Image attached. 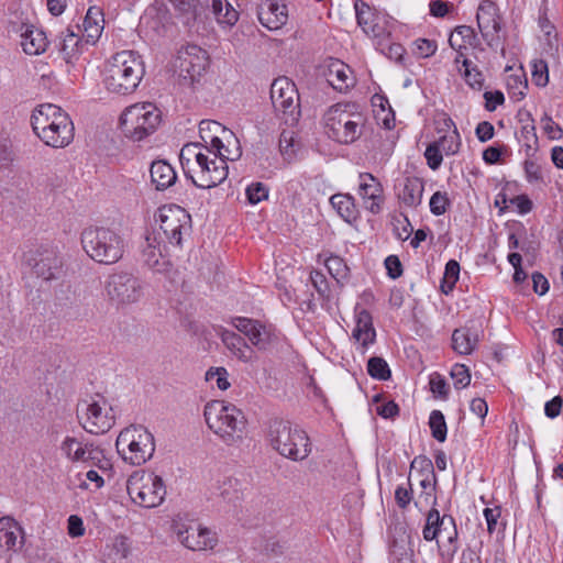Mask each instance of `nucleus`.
<instances>
[{
    "instance_id": "1",
    "label": "nucleus",
    "mask_w": 563,
    "mask_h": 563,
    "mask_svg": "<svg viewBox=\"0 0 563 563\" xmlns=\"http://www.w3.org/2000/svg\"><path fill=\"white\" fill-rule=\"evenodd\" d=\"M144 74L141 55L134 51H121L108 59L102 84L108 92L126 96L136 90Z\"/></svg>"
},
{
    "instance_id": "2",
    "label": "nucleus",
    "mask_w": 563,
    "mask_h": 563,
    "mask_svg": "<svg viewBox=\"0 0 563 563\" xmlns=\"http://www.w3.org/2000/svg\"><path fill=\"white\" fill-rule=\"evenodd\" d=\"M31 125L40 140L54 148H63L74 140V123L69 115L56 104L37 106L32 112Z\"/></svg>"
},
{
    "instance_id": "3",
    "label": "nucleus",
    "mask_w": 563,
    "mask_h": 563,
    "mask_svg": "<svg viewBox=\"0 0 563 563\" xmlns=\"http://www.w3.org/2000/svg\"><path fill=\"white\" fill-rule=\"evenodd\" d=\"M80 244L86 255L101 265L118 263L126 250V241L121 232L109 227L85 228L80 233Z\"/></svg>"
},
{
    "instance_id": "4",
    "label": "nucleus",
    "mask_w": 563,
    "mask_h": 563,
    "mask_svg": "<svg viewBox=\"0 0 563 563\" xmlns=\"http://www.w3.org/2000/svg\"><path fill=\"white\" fill-rule=\"evenodd\" d=\"M208 428L227 445H235L246 435L247 420L241 409L224 400H212L205 406Z\"/></svg>"
},
{
    "instance_id": "5",
    "label": "nucleus",
    "mask_w": 563,
    "mask_h": 563,
    "mask_svg": "<svg viewBox=\"0 0 563 563\" xmlns=\"http://www.w3.org/2000/svg\"><path fill=\"white\" fill-rule=\"evenodd\" d=\"M267 439L273 450L295 462L306 460L311 453V442L307 432L283 419L269 422Z\"/></svg>"
},
{
    "instance_id": "6",
    "label": "nucleus",
    "mask_w": 563,
    "mask_h": 563,
    "mask_svg": "<svg viewBox=\"0 0 563 563\" xmlns=\"http://www.w3.org/2000/svg\"><path fill=\"white\" fill-rule=\"evenodd\" d=\"M162 121V111L151 102L128 107L120 117V128L125 137L142 141L153 134Z\"/></svg>"
},
{
    "instance_id": "7",
    "label": "nucleus",
    "mask_w": 563,
    "mask_h": 563,
    "mask_svg": "<svg viewBox=\"0 0 563 563\" xmlns=\"http://www.w3.org/2000/svg\"><path fill=\"white\" fill-rule=\"evenodd\" d=\"M115 448L125 462L140 466L155 452L154 435L145 427L132 424L119 433Z\"/></svg>"
},
{
    "instance_id": "8",
    "label": "nucleus",
    "mask_w": 563,
    "mask_h": 563,
    "mask_svg": "<svg viewBox=\"0 0 563 563\" xmlns=\"http://www.w3.org/2000/svg\"><path fill=\"white\" fill-rule=\"evenodd\" d=\"M364 117L353 112L350 104L336 103L325 113V128L329 137L341 143L351 144L362 134Z\"/></svg>"
},
{
    "instance_id": "9",
    "label": "nucleus",
    "mask_w": 563,
    "mask_h": 563,
    "mask_svg": "<svg viewBox=\"0 0 563 563\" xmlns=\"http://www.w3.org/2000/svg\"><path fill=\"white\" fill-rule=\"evenodd\" d=\"M126 490L132 503L143 508L158 507L166 496L163 478L144 470L135 471L129 476Z\"/></svg>"
},
{
    "instance_id": "10",
    "label": "nucleus",
    "mask_w": 563,
    "mask_h": 563,
    "mask_svg": "<svg viewBox=\"0 0 563 563\" xmlns=\"http://www.w3.org/2000/svg\"><path fill=\"white\" fill-rule=\"evenodd\" d=\"M77 418L84 430L91 434H103L115 423L112 407L101 396L80 401Z\"/></svg>"
},
{
    "instance_id": "11",
    "label": "nucleus",
    "mask_w": 563,
    "mask_h": 563,
    "mask_svg": "<svg viewBox=\"0 0 563 563\" xmlns=\"http://www.w3.org/2000/svg\"><path fill=\"white\" fill-rule=\"evenodd\" d=\"M24 261L32 273L44 282L62 278L64 275V258L56 246L38 245L24 254Z\"/></svg>"
},
{
    "instance_id": "12",
    "label": "nucleus",
    "mask_w": 563,
    "mask_h": 563,
    "mask_svg": "<svg viewBox=\"0 0 563 563\" xmlns=\"http://www.w3.org/2000/svg\"><path fill=\"white\" fill-rule=\"evenodd\" d=\"M159 230L167 242L175 246H181L183 238L191 231V217L181 207L176 205L163 206L155 214Z\"/></svg>"
},
{
    "instance_id": "13",
    "label": "nucleus",
    "mask_w": 563,
    "mask_h": 563,
    "mask_svg": "<svg viewBox=\"0 0 563 563\" xmlns=\"http://www.w3.org/2000/svg\"><path fill=\"white\" fill-rule=\"evenodd\" d=\"M240 157V153L230 154V158L220 155L213 151L211 155L206 157L201 164L196 167L188 176L192 184L198 188L209 189L222 184L229 174L228 161H234Z\"/></svg>"
},
{
    "instance_id": "14",
    "label": "nucleus",
    "mask_w": 563,
    "mask_h": 563,
    "mask_svg": "<svg viewBox=\"0 0 563 563\" xmlns=\"http://www.w3.org/2000/svg\"><path fill=\"white\" fill-rule=\"evenodd\" d=\"M106 291L117 305H130L142 298L144 283L128 272L113 273L107 279Z\"/></svg>"
},
{
    "instance_id": "15",
    "label": "nucleus",
    "mask_w": 563,
    "mask_h": 563,
    "mask_svg": "<svg viewBox=\"0 0 563 563\" xmlns=\"http://www.w3.org/2000/svg\"><path fill=\"white\" fill-rule=\"evenodd\" d=\"M208 65L207 51L198 45L189 44L178 51L174 66L184 84L192 85L203 75Z\"/></svg>"
},
{
    "instance_id": "16",
    "label": "nucleus",
    "mask_w": 563,
    "mask_h": 563,
    "mask_svg": "<svg viewBox=\"0 0 563 563\" xmlns=\"http://www.w3.org/2000/svg\"><path fill=\"white\" fill-rule=\"evenodd\" d=\"M476 20L487 45L495 49L501 47L504 52L501 18L497 4L490 0H484L477 9Z\"/></svg>"
},
{
    "instance_id": "17",
    "label": "nucleus",
    "mask_w": 563,
    "mask_h": 563,
    "mask_svg": "<svg viewBox=\"0 0 563 563\" xmlns=\"http://www.w3.org/2000/svg\"><path fill=\"white\" fill-rule=\"evenodd\" d=\"M271 99L276 112L296 121L300 114L297 88L287 77L276 78L271 86Z\"/></svg>"
},
{
    "instance_id": "18",
    "label": "nucleus",
    "mask_w": 563,
    "mask_h": 563,
    "mask_svg": "<svg viewBox=\"0 0 563 563\" xmlns=\"http://www.w3.org/2000/svg\"><path fill=\"white\" fill-rule=\"evenodd\" d=\"M59 450L65 459L71 463H81L102 467L100 463L104 460L103 450L95 445L92 442L67 435L60 442Z\"/></svg>"
},
{
    "instance_id": "19",
    "label": "nucleus",
    "mask_w": 563,
    "mask_h": 563,
    "mask_svg": "<svg viewBox=\"0 0 563 563\" xmlns=\"http://www.w3.org/2000/svg\"><path fill=\"white\" fill-rule=\"evenodd\" d=\"M232 324L238 331L246 335L258 350H267L278 339L272 324H265L258 320L236 317L232 320Z\"/></svg>"
},
{
    "instance_id": "20",
    "label": "nucleus",
    "mask_w": 563,
    "mask_h": 563,
    "mask_svg": "<svg viewBox=\"0 0 563 563\" xmlns=\"http://www.w3.org/2000/svg\"><path fill=\"white\" fill-rule=\"evenodd\" d=\"M174 530L178 541L192 551L211 550L218 542L216 533L200 525L176 523Z\"/></svg>"
},
{
    "instance_id": "21",
    "label": "nucleus",
    "mask_w": 563,
    "mask_h": 563,
    "mask_svg": "<svg viewBox=\"0 0 563 563\" xmlns=\"http://www.w3.org/2000/svg\"><path fill=\"white\" fill-rule=\"evenodd\" d=\"M257 16L264 27L276 31L286 24L288 12L286 5L277 0H262L257 8Z\"/></svg>"
},
{
    "instance_id": "22",
    "label": "nucleus",
    "mask_w": 563,
    "mask_h": 563,
    "mask_svg": "<svg viewBox=\"0 0 563 563\" xmlns=\"http://www.w3.org/2000/svg\"><path fill=\"white\" fill-rule=\"evenodd\" d=\"M142 257L146 266L157 273H165L172 266L169 258L163 254L161 241L155 233L146 235Z\"/></svg>"
},
{
    "instance_id": "23",
    "label": "nucleus",
    "mask_w": 563,
    "mask_h": 563,
    "mask_svg": "<svg viewBox=\"0 0 563 563\" xmlns=\"http://www.w3.org/2000/svg\"><path fill=\"white\" fill-rule=\"evenodd\" d=\"M200 139L210 144V148L217 151L220 155L230 158V152L224 147L220 134H232L221 123L212 120H202L199 123Z\"/></svg>"
},
{
    "instance_id": "24",
    "label": "nucleus",
    "mask_w": 563,
    "mask_h": 563,
    "mask_svg": "<svg viewBox=\"0 0 563 563\" xmlns=\"http://www.w3.org/2000/svg\"><path fill=\"white\" fill-rule=\"evenodd\" d=\"M325 78L329 85L340 92L347 91L355 82L351 68L339 59L330 62Z\"/></svg>"
},
{
    "instance_id": "25",
    "label": "nucleus",
    "mask_w": 563,
    "mask_h": 563,
    "mask_svg": "<svg viewBox=\"0 0 563 563\" xmlns=\"http://www.w3.org/2000/svg\"><path fill=\"white\" fill-rule=\"evenodd\" d=\"M212 152V148L198 142L185 144L179 154V161L185 175L188 177Z\"/></svg>"
},
{
    "instance_id": "26",
    "label": "nucleus",
    "mask_w": 563,
    "mask_h": 563,
    "mask_svg": "<svg viewBox=\"0 0 563 563\" xmlns=\"http://www.w3.org/2000/svg\"><path fill=\"white\" fill-rule=\"evenodd\" d=\"M358 192L364 200L365 208L372 213H378L380 210L382 186L371 174L360 175Z\"/></svg>"
},
{
    "instance_id": "27",
    "label": "nucleus",
    "mask_w": 563,
    "mask_h": 563,
    "mask_svg": "<svg viewBox=\"0 0 563 563\" xmlns=\"http://www.w3.org/2000/svg\"><path fill=\"white\" fill-rule=\"evenodd\" d=\"M48 40L45 32L34 25H23L21 29V46L29 55H40L47 48Z\"/></svg>"
},
{
    "instance_id": "28",
    "label": "nucleus",
    "mask_w": 563,
    "mask_h": 563,
    "mask_svg": "<svg viewBox=\"0 0 563 563\" xmlns=\"http://www.w3.org/2000/svg\"><path fill=\"white\" fill-rule=\"evenodd\" d=\"M23 544L22 528L10 518L0 519V549L16 551Z\"/></svg>"
},
{
    "instance_id": "29",
    "label": "nucleus",
    "mask_w": 563,
    "mask_h": 563,
    "mask_svg": "<svg viewBox=\"0 0 563 563\" xmlns=\"http://www.w3.org/2000/svg\"><path fill=\"white\" fill-rule=\"evenodd\" d=\"M424 184L421 178L406 177L398 186L397 196L406 207L415 208L422 201Z\"/></svg>"
},
{
    "instance_id": "30",
    "label": "nucleus",
    "mask_w": 563,
    "mask_h": 563,
    "mask_svg": "<svg viewBox=\"0 0 563 563\" xmlns=\"http://www.w3.org/2000/svg\"><path fill=\"white\" fill-rule=\"evenodd\" d=\"M151 183L156 190H166L177 180V174L174 167L166 161H154L150 168Z\"/></svg>"
},
{
    "instance_id": "31",
    "label": "nucleus",
    "mask_w": 563,
    "mask_h": 563,
    "mask_svg": "<svg viewBox=\"0 0 563 563\" xmlns=\"http://www.w3.org/2000/svg\"><path fill=\"white\" fill-rule=\"evenodd\" d=\"M432 497V505H437V496L432 495V493H426V500ZM452 516L443 515L440 516L438 509L432 507L427 514L426 525L422 530L423 539L426 541H432L439 538V528L441 529L443 525L451 523Z\"/></svg>"
},
{
    "instance_id": "32",
    "label": "nucleus",
    "mask_w": 563,
    "mask_h": 563,
    "mask_svg": "<svg viewBox=\"0 0 563 563\" xmlns=\"http://www.w3.org/2000/svg\"><path fill=\"white\" fill-rule=\"evenodd\" d=\"M478 343V330L474 327H462L452 333V347L461 355L471 354Z\"/></svg>"
},
{
    "instance_id": "33",
    "label": "nucleus",
    "mask_w": 563,
    "mask_h": 563,
    "mask_svg": "<svg viewBox=\"0 0 563 563\" xmlns=\"http://www.w3.org/2000/svg\"><path fill=\"white\" fill-rule=\"evenodd\" d=\"M104 26V18L100 8L90 7L85 15L82 22V34L86 38V43L95 44Z\"/></svg>"
},
{
    "instance_id": "34",
    "label": "nucleus",
    "mask_w": 563,
    "mask_h": 563,
    "mask_svg": "<svg viewBox=\"0 0 563 563\" xmlns=\"http://www.w3.org/2000/svg\"><path fill=\"white\" fill-rule=\"evenodd\" d=\"M352 335L364 347L374 342L376 332L373 327L372 316L367 310L361 309L356 311V325Z\"/></svg>"
},
{
    "instance_id": "35",
    "label": "nucleus",
    "mask_w": 563,
    "mask_h": 563,
    "mask_svg": "<svg viewBox=\"0 0 563 563\" xmlns=\"http://www.w3.org/2000/svg\"><path fill=\"white\" fill-rule=\"evenodd\" d=\"M84 48V43L78 33H75L70 29L66 30V33L62 37L59 53L63 59L74 65L78 62Z\"/></svg>"
},
{
    "instance_id": "36",
    "label": "nucleus",
    "mask_w": 563,
    "mask_h": 563,
    "mask_svg": "<svg viewBox=\"0 0 563 563\" xmlns=\"http://www.w3.org/2000/svg\"><path fill=\"white\" fill-rule=\"evenodd\" d=\"M219 495L223 501L236 506L244 498L242 483L236 478H227L219 486Z\"/></svg>"
},
{
    "instance_id": "37",
    "label": "nucleus",
    "mask_w": 563,
    "mask_h": 563,
    "mask_svg": "<svg viewBox=\"0 0 563 563\" xmlns=\"http://www.w3.org/2000/svg\"><path fill=\"white\" fill-rule=\"evenodd\" d=\"M332 207L338 211L340 217L351 223L356 220V209L354 200L349 195L335 194L330 198Z\"/></svg>"
},
{
    "instance_id": "38",
    "label": "nucleus",
    "mask_w": 563,
    "mask_h": 563,
    "mask_svg": "<svg viewBox=\"0 0 563 563\" xmlns=\"http://www.w3.org/2000/svg\"><path fill=\"white\" fill-rule=\"evenodd\" d=\"M475 31L467 25H460L451 33L449 43L450 46L462 55V49H466L467 44H472L475 38Z\"/></svg>"
},
{
    "instance_id": "39",
    "label": "nucleus",
    "mask_w": 563,
    "mask_h": 563,
    "mask_svg": "<svg viewBox=\"0 0 563 563\" xmlns=\"http://www.w3.org/2000/svg\"><path fill=\"white\" fill-rule=\"evenodd\" d=\"M212 12L221 24L233 25L238 19V11L227 0H212Z\"/></svg>"
},
{
    "instance_id": "40",
    "label": "nucleus",
    "mask_w": 563,
    "mask_h": 563,
    "mask_svg": "<svg viewBox=\"0 0 563 563\" xmlns=\"http://www.w3.org/2000/svg\"><path fill=\"white\" fill-rule=\"evenodd\" d=\"M393 22L391 19L383 14L376 18V22L367 29L364 33L373 38L378 40V45H382L391 34Z\"/></svg>"
},
{
    "instance_id": "41",
    "label": "nucleus",
    "mask_w": 563,
    "mask_h": 563,
    "mask_svg": "<svg viewBox=\"0 0 563 563\" xmlns=\"http://www.w3.org/2000/svg\"><path fill=\"white\" fill-rule=\"evenodd\" d=\"M354 9L357 24L362 27L363 32H365L376 22L377 16L383 15V13L376 12L363 0H356L354 2Z\"/></svg>"
},
{
    "instance_id": "42",
    "label": "nucleus",
    "mask_w": 563,
    "mask_h": 563,
    "mask_svg": "<svg viewBox=\"0 0 563 563\" xmlns=\"http://www.w3.org/2000/svg\"><path fill=\"white\" fill-rule=\"evenodd\" d=\"M325 266L329 274L336 280L340 286H343L350 277V268L344 260L336 255H331L325 260Z\"/></svg>"
},
{
    "instance_id": "43",
    "label": "nucleus",
    "mask_w": 563,
    "mask_h": 563,
    "mask_svg": "<svg viewBox=\"0 0 563 563\" xmlns=\"http://www.w3.org/2000/svg\"><path fill=\"white\" fill-rule=\"evenodd\" d=\"M462 67L464 68L463 77L466 84L473 89L481 90L484 85V75L482 71L467 58L462 60Z\"/></svg>"
},
{
    "instance_id": "44",
    "label": "nucleus",
    "mask_w": 563,
    "mask_h": 563,
    "mask_svg": "<svg viewBox=\"0 0 563 563\" xmlns=\"http://www.w3.org/2000/svg\"><path fill=\"white\" fill-rule=\"evenodd\" d=\"M429 427L432 437L439 441L444 442L446 439V422L443 413L440 410H433L429 417Z\"/></svg>"
},
{
    "instance_id": "45",
    "label": "nucleus",
    "mask_w": 563,
    "mask_h": 563,
    "mask_svg": "<svg viewBox=\"0 0 563 563\" xmlns=\"http://www.w3.org/2000/svg\"><path fill=\"white\" fill-rule=\"evenodd\" d=\"M460 275V264L455 260H450L444 269L443 279L441 283V290L448 295L453 290Z\"/></svg>"
},
{
    "instance_id": "46",
    "label": "nucleus",
    "mask_w": 563,
    "mask_h": 563,
    "mask_svg": "<svg viewBox=\"0 0 563 563\" xmlns=\"http://www.w3.org/2000/svg\"><path fill=\"white\" fill-rule=\"evenodd\" d=\"M367 373L376 379L387 380L390 378V369L387 362L378 356L371 357L367 362Z\"/></svg>"
},
{
    "instance_id": "47",
    "label": "nucleus",
    "mask_w": 563,
    "mask_h": 563,
    "mask_svg": "<svg viewBox=\"0 0 563 563\" xmlns=\"http://www.w3.org/2000/svg\"><path fill=\"white\" fill-rule=\"evenodd\" d=\"M518 140L522 142L526 147L527 156L532 155L538 148V136L536 132V125L521 126Z\"/></svg>"
},
{
    "instance_id": "48",
    "label": "nucleus",
    "mask_w": 563,
    "mask_h": 563,
    "mask_svg": "<svg viewBox=\"0 0 563 563\" xmlns=\"http://www.w3.org/2000/svg\"><path fill=\"white\" fill-rule=\"evenodd\" d=\"M435 143L439 144L440 150L446 155L456 154L461 145V139L457 129L454 128L450 134L441 136Z\"/></svg>"
},
{
    "instance_id": "49",
    "label": "nucleus",
    "mask_w": 563,
    "mask_h": 563,
    "mask_svg": "<svg viewBox=\"0 0 563 563\" xmlns=\"http://www.w3.org/2000/svg\"><path fill=\"white\" fill-rule=\"evenodd\" d=\"M532 66V81L538 87H545L549 82V69L548 64L543 59H534L531 63Z\"/></svg>"
},
{
    "instance_id": "50",
    "label": "nucleus",
    "mask_w": 563,
    "mask_h": 563,
    "mask_svg": "<svg viewBox=\"0 0 563 563\" xmlns=\"http://www.w3.org/2000/svg\"><path fill=\"white\" fill-rule=\"evenodd\" d=\"M451 377L456 389L465 388L471 383V373L464 364H455L451 369Z\"/></svg>"
},
{
    "instance_id": "51",
    "label": "nucleus",
    "mask_w": 563,
    "mask_h": 563,
    "mask_svg": "<svg viewBox=\"0 0 563 563\" xmlns=\"http://www.w3.org/2000/svg\"><path fill=\"white\" fill-rule=\"evenodd\" d=\"M228 377L229 373L224 367H211L206 373V380L212 382L216 379L217 387L220 390H227L231 386Z\"/></svg>"
},
{
    "instance_id": "52",
    "label": "nucleus",
    "mask_w": 563,
    "mask_h": 563,
    "mask_svg": "<svg viewBox=\"0 0 563 563\" xmlns=\"http://www.w3.org/2000/svg\"><path fill=\"white\" fill-rule=\"evenodd\" d=\"M111 551L114 554V561L128 558L130 553L129 538L123 534L115 536L111 542Z\"/></svg>"
},
{
    "instance_id": "53",
    "label": "nucleus",
    "mask_w": 563,
    "mask_h": 563,
    "mask_svg": "<svg viewBox=\"0 0 563 563\" xmlns=\"http://www.w3.org/2000/svg\"><path fill=\"white\" fill-rule=\"evenodd\" d=\"M450 200L445 192L437 191L432 195L429 206L434 216H442L446 212Z\"/></svg>"
},
{
    "instance_id": "54",
    "label": "nucleus",
    "mask_w": 563,
    "mask_h": 563,
    "mask_svg": "<svg viewBox=\"0 0 563 563\" xmlns=\"http://www.w3.org/2000/svg\"><path fill=\"white\" fill-rule=\"evenodd\" d=\"M424 157L428 166L432 170L439 169L443 161L442 151L440 150L439 144L435 142L430 143L426 148Z\"/></svg>"
},
{
    "instance_id": "55",
    "label": "nucleus",
    "mask_w": 563,
    "mask_h": 563,
    "mask_svg": "<svg viewBox=\"0 0 563 563\" xmlns=\"http://www.w3.org/2000/svg\"><path fill=\"white\" fill-rule=\"evenodd\" d=\"M246 197L250 203H258L267 199L268 189L262 183H253L246 188Z\"/></svg>"
},
{
    "instance_id": "56",
    "label": "nucleus",
    "mask_w": 563,
    "mask_h": 563,
    "mask_svg": "<svg viewBox=\"0 0 563 563\" xmlns=\"http://www.w3.org/2000/svg\"><path fill=\"white\" fill-rule=\"evenodd\" d=\"M415 45V54L421 58H427L432 56L437 51L435 41L428 38H418L413 43Z\"/></svg>"
},
{
    "instance_id": "57",
    "label": "nucleus",
    "mask_w": 563,
    "mask_h": 563,
    "mask_svg": "<svg viewBox=\"0 0 563 563\" xmlns=\"http://www.w3.org/2000/svg\"><path fill=\"white\" fill-rule=\"evenodd\" d=\"M310 279L318 294L328 299L330 297V288L325 276L321 272L313 271L310 273Z\"/></svg>"
},
{
    "instance_id": "58",
    "label": "nucleus",
    "mask_w": 563,
    "mask_h": 563,
    "mask_svg": "<svg viewBox=\"0 0 563 563\" xmlns=\"http://www.w3.org/2000/svg\"><path fill=\"white\" fill-rule=\"evenodd\" d=\"M14 159L12 143L9 139H0V168H7Z\"/></svg>"
},
{
    "instance_id": "59",
    "label": "nucleus",
    "mask_w": 563,
    "mask_h": 563,
    "mask_svg": "<svg viewBox=\"0 0 563 563\" xmlns=\"http://www.w3.org/2000/svg\"><path fill=\"white\" fill-rule=\"evenodd\" d=\"M279 148L287 158H291L295 155L294 132L283 131L279 137Z\"/></svg>"
},
{
    "instance_id": "60",
    "label": "nucleus",
    "mask_w": 563,
    "mask_h": 563,
    "mask_svg": "<svg viewBox=\"0 0 563 563\" xmlns=\"http://www.w3.org/2000/svg\"><path fill=\"white\" fill-rule=\"evenodd\" d=\"M542 129L544 133L551 139V140H559L562 137L563 130L559 124H556L550 115L547 113L541 119Z\"/></svg>"
},
{
    "instance_id": "61",
    "label": "nucleus",
    "mask_w": 563,
    "mask_h": 563,
    "mask_svg": "<svg viewBox=\"0 0 563 563\" xmlns=\"http://www.w3.org/2000/svg\"><path fill=\"white\" fill-rule=\"evenodd\" d=\"M430 389L434 395L443 399H445L449 395V385L445 382V379L439 374H434L431 376Z\"/></svg>"
},
{
    "instance_id": "62",
    "label": "nucleus",
    "mask_w": 563,
    "mask_h": 563,
    "mask_svg": "<svg viewBox=\"0 0 563 563\" xmlns=\"http://www.w3.org/2000/svg\"><path fill=\"white\" fill-rule=\"evenodd\" d=\"M221 339H222V342L224 343V345L231 352H233V351H235V349L242 346V344L245 342L242 336H240L235 332L228 331V330H225L221 333Z\"/></svg>"
},
{
    "instance_id": "63",
    "label": "nucleus",
    "mask_w": 563,
    "mask_h": 563,
    "mask_svg": "<svg viewBox=\"0 0 563 563\" xmlns=\"http://www.w3.org/2000/svg\"><path fill=\"white\" fill-rule=\"evenodd\" d=\"M485 98V108L488 111L496 110L497 106H500L505 102L504 93L499 90L496 91H486L484 93Z\"/></svg>"
},
{
    "instance_id": "64",
    "label": "nucleus",
    "mask_w": 563,
    "mask_h": 563,
    "mask_svg": "<svg viewBox=\"0 0 563 563\" xmlns=\"http://www.w3.org/2000/svg\"><path fill=\"white\" fill-rule=\"evenodd\" d=\"M412 499L411 487L398 486L395 492V500L399 508L406 509Z\"/></svg>"
}]
</instances>
